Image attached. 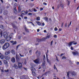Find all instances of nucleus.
<instances>
[{
	"label": "nucleus",
	"mask_w": 79,
	"mask_h": 79,
	"mask_svg": "<svg viewBox=\"0 0 79 79\" xmlns=\"http://www.w3.org/2000/svg\"><path fill=\"white\" fill-rule=\"evenodd\" d=\"M74 42H75V41H73L69 42L68 44L69 47H70L72 45V44H73V43H74Z\"/></svg>",
	"instance_id": "6e6552de"
},
{
	"label": "nucleus",
	"mask_w": 79,
	"mask_h": 79,
	"mask_svg": "<svg viewBox=\"0 0 79 79\" xmlns=\"http://www.w3.org/2000/svg\"><path fill=\"white\" fill-rule=\"evenodd\" d=\"M72 52L74 56H76V55L77 56V55H78L79 54V52L77 51L75 52Z\"/></svg>",
	"instance_id": "7ed1b4c3"
},
{
	"label": "nucleus",
	"mask_w": 79,
	"mask_h": 79,
	"mask_svg": "<svg viewBox=\"0 0 79 79\" xmlns=\"http://www.w3.org/2000/svg\"><path fill=\"white\" fill-rule=\"evenodd\" d=\"M5 40L4 39H2L0 40V44H3L5 43Z\"/></svg>",
	"instance_id": "9d476101"
},
{
	"label": "nucleus",
	"mask_w": 79,
	"mask_h": 79,
	"mask_svg": "<svg viewBox=\"0 0 79 79\" xmlns=\"http://www.w3.org/2000/svg\"><path fill=\"white\" fill-rule=\"evenodd\" d=\"M42 25L43 26H45V23H43Z\"/></svg>",
	"instance_id": "0e129e2a"
},
{
	"label": "nucleus",
	"mask_w": 79,
	"mask_h": 79,
	"mask_svg": "<svg viewBox=\"0 0 79 79\" xmlns=\"http://www.w3.org/2000/svg\"><path fill=\"white\" fill-rule=\"evenodd\" d=\"M10 24H11V25L14 28H15V29H16V28H17V27H16V25H15V24H14V23H11Z\"/></svg>",
	"instance_id": "f8f14e48"
},
{
	"label": "nucleus",
	"mask_w": 79,
	"mask_h": 79,
	"mask_svg": "<svg viewBox=\"0 0 79 79\" xmlns=\"http://www.w3.org/2000/svg\"><path fill=\"white\" fill-rule=\"evenodd\" d=\"M0 27L1 29H4V27H3V25H1L0 26Z\"/></svg>",
	"instance_id": "473e14b6"
},
{
	"label": "nucleus",
	"mask_w": 79,
	"mask_h": 79,
	"mask_svg": "<svg viewBox=\"0 0 79 79\" xmlns=\"http://www.w3.org/2000/svg\"><path fill=\"white\" fill-rule=\"evenodd\" d=\"M69 4H70V2L69 1L68 2V5H69Z\"/></svg>",
	"instance_id": "a18cd8bd"
},
{
	"label": "nucleus",
	"mask_w": 79,
	"mask_h": 79,
	"mask_svg": "<svg viewBox=\"0 0 79 79\" xmlns=\"http://www.w3.org/2000/svg\"><path fill=\"white\" fill-rule=\"evenodd\" d=\"M10 46V44L8 43H6L2 46V48L3 50L6 49L7 48H8Z\"/></svg>",
	"instance_id": "f03ea898"
},
{
	"label": "nucleus",
	"mask_w": 79,
	"mask_h": 79,
	"mask_svg": "<svg viewBox=\"0 0 79 79\" xmlns=\"http://www.w3.org/2000/svg\"><path fill=\"white\" fill-rule=\"evenodd\" d=\"M64 23H62V24H61V27H63V24H64Z\"/></svg>",
	"instance_id": "6e6d98bb"
},
{
	"label": "nucleus",
	"mask_w": 79,
	"mask_h": 79,
	"mask_svg": "<svg viewBox=\"0 0 79 79\" xmlns=\"http://www.w3.org/2000/svg\"><path fill=\"white\" fill-rule=\"evenodd\" d=\"M10 42H11V43H13V42H14V41H13V40H12V41H10Z\"/></svg>",
	"instance_id": "338daca9"
},
{
	"label": "nucleus",
	"mask_w": 79,
	"mask_h": 79,
	"mask_svg": "<svg viewBox=\"0 0 79 79\" xmlns=\"http://www.w3.org/2000/svg\"><path fill=\"white\" fill-rule=\"evenodd\" d=\"M11 61L13 63L15 62V58L14 57H12L11 59Z\"/></svg>",
	"instance_id": "2eb2a0df"
},
{
	"label": "nucleus",
	"mask_w": 79,
	"mask_h": 79,
	"mask_svg": "<svg viewBox=\"0 0 79 79\" xmlns=\"http://www.w3.org/2000/svg\"><path fill=\"white\" fill-rule=\"evenodd\" d=\"M19 55L20 56H21V57H24V56L23 55H21V54H19Z\"/></svg>",
	"instance_id": "58836bf2"
},
{
	"label": "nucleus",
	"mask_w": 79,
	"mask_h": 79,
	"mask_svg": "<svg viewBox=\"0 0 79 79\" xmlns=\"http://www.w3.org/2000/svg\"><path fill=\"white\" fill-rule=\"evenodd\" d=\"M31 66L32 67V68H34V67L35 66V64L32 63L31 64Z\"/></svg>",
	"instance_id": "a878e982"
},
{
	"label": "nucleus",
	"mask_w": 79,
	"mask_h": 79,
	"mask_svg": "<svg viewBox=\"0 0 79 79\" xmlns=\"http://www.w3.org/2000/svg\"><path fill=\"white\" fill-rule=\"evenodd\" d=\"M73 44H74V45H76V44H77V43L76 42V43H73Z\"/></svg>",
	"instance_id": "4d7b16f0"
},
{
	"label": "nucleus",
	"mask_w": 79,
	"mask_h": 79,
	"mask_svg": "<svg viewBox=\"0 0 79 79\" xmlns=\"http://www.w3.org/2000/svg\"><path fill=\"white\" fill-rule=\"evenodd\" d=\"M72 74H73V76H75V75H76V73L75 72H73L72 73Z\"/></svg>",
	"instance_id": "c9c22d12"
},
{
	"label": "nucleus",
	"mask_w": 79,
	"mask_h": 79,
	"mask_svg": "<svg viewBox=\"0 0 79 79\" xmlns=\"http://www.w3.org/2000/svg\"><path fill=\"white\" fill-rule=\"evenodd\" d=\"M70 49L71 50H74V48L72 46H71V47Z\"/></svg>",
	"instance_id": "4c0bfd02"
},
{
	"label": "nucleus",
	"mask_w": 79,
	"mask_h": 79,
	"mask_svg": "<svg viewBox=\"0 0 79 79\" xmlns=\"http://www.w3.org/2000/svg\"><path fill=\"white\" fill-rule=\"evenodd\" d=\"M16 42L15 41L13 44L12 45H16Z\"/></svg>",
	"instance_id": "a19ab883"
},
{
	"label": "nucleus",
	"mask_w": 79,
	"mask_h": 79,
	"mask_svg": "<svg viewBox=\"0 0 79 79\" xmlns=\"http://www.w3.org/2000/svg\"><path fill=\"white\" fill-rule=\"evenodd\" d=\"M54 69H56L57 70V72H58V70H57V69L56 68V66H55V65H54Z\"/></svg>",
	"instance_id": "72a5a7b5"
},
{
	"label": "nucleus",
	"mask_w": 79,
	"mask_h": 79,
	"mask_svg": "<svg viewBox=\"0 0 79 79\" xmlns=\"http://www.w3.org/2000/svg\"><path fill=\"white\" fill-rule=\"evenodd\" d=\"M3 11V10H0V13H2V12Z\"/></svg>",
	"instance_id": "603ef678"
},
{
	"label": "nucleus",
	"mask_w": 79,
	"mask_h": 79,
	"mask_svg": "<svg viewBox=\"0 0 79 79\" xmlns=\"http://www.w3.org/2000/svg\"><path fill=\"white\" fill-rule=\"evenodd\" d=\"M54 31H58V28L56 27H55L54 28Z\"/></svg>",
	"instance_id": "e433bc0d"
},
{
	"label": "nucleus",
	"mask_w": 79,
	"mask_h": 79,
	"mask_svg": "<svg viewBox=\"0 0 79 79\" xmlns=\"http://www.w3.org/2000/svg\"><path fill=\"white\" fill-rule=\"evenodd\" d=\"M31 69L32 72H34L35 71H36L34 67H31Z\"/></svg>",
	"instance_id": "9b49d317"
},
{
	"label": "nucleus",
	"mask_w": 79,
	"mask_h": 79,
	"mask_svg": "<svg viewBox=\"0 0 79 79\" xmlns=\"http://www.w3.org/2000/svg\"><path fill=\"white\" fill-rule=\"evenodd\" d=\"M27 13H28L27 10H26V12H25V15L26 14H27Z\"/></svg>",
	"instance_id": "69168bd1"
},
{
	"label": "nucleus",
	"mask_w": 79,
	"mask_h": 79,
	"mask_svg": "<svg viewBox=\"0 0 79 79\" xmlns=\"http://www.w3.org/2000/svg\"><path fill=\"white\" fill-rule=\"evenodd\" d=\"M5 59H6L7 60H10V57L8 56H6L5 57Z\"/></svg>",
	"instance_id": "5701e85b"
},
{
	"label": "nucleus",
	"mask_w": 79,
	"mask_h": 79,
	"mask_svg": "<svg viewBox=\"0 0 79 79\" xmlns=\"http://www.w3.org/2000/svg\"><path fill=\"white\" fill-rule=\"evenodd\" d=\"M22 14L23 15H26V12L24 10H23L22 11Z\"/></svg>",
	"instance_id": "412c9836"
},
{
	"label": "nucleus",
	"mask_w": 79,
	"mask_h": 79,
	"mask_svg": "<svg viewBox=\"0 0 79 79\" xmlns=\"http://www.w3.org/2000/svg\"><path fill=\"white\" fill-rule=\"evenodd\" d=\"M18 64L19 68H22V64H21V63H18Z\"/></svg>",
	"instance_id": "4468645a"
},
{
	"label": "nucleus",
	"mask_w": 79,
	"mask_h": 79,
	"mask_svg": "<svg viewBox=\"0 0 79 79\" xmlns=\"http://www.w3.org/2000/svg\"><path fill=\"white\" fill-rule=\"evenodd\" d=\"M8 13V11L6 10H5L3 12V14L4 15H7Z\"/></svg>",
	"instance_id": "a211bd4d"
},
{
	"label": "nucleus",
	"mask_w": 79,
	"mask_h": 79,
	"mask_svg": "<svg viewBox=\"0 0 79 79\" xmlns=\"http://www.w3.org/2000/svg\"><path fill=\"white\" fill-rule=\"evenodd\" d=\"M16 59L17 61H19V57H18V56H17V55H16Z\"/></svg>",
	"instance_id": "7c9ffc66"
},
{
	"label": "nucleus",
	"mask_w": 79,
	"mask_h": 79,
	"mask_svg": "<svg viewBox=\"0 0 79 79\" xmlns=\"http://www.w3.org/2000/svg\"><path fill=\"white\" fill-rule=\"evenodd\" d=\"M52 44H53V41H52L51 42V45H52Z\"/></svg>",
	"instance_id": "13d9d810"
},
{
	"label": "nucleus",
	"mask_w": 79,
	"mask_h": 79,
	"mask_svg": "<svg viewBox=\"0 0 79 79\" xmlns=\"http://www.w3.org/2000/svg\"><path fill=\"white\" fill-rule=\"evenodd\" d=\"M11 52L13 55H15L16 54V52L14 49H12L11 51Z\"/></svg>",
	"instance_id": "ddd939ff"
},
{
	"label": "nucleus",
	"mask_w": 79,
	"mask_h": 79,
	"mask_svg": "<svg viewBox=\"0 0 79 79\" xmlns=\"http://www.w3.org/2000/svg\"><path fill=\"white\" fill-rule=\"evenodd\" d=\"M19 55L20 56H21V57H24V56L23 55H21V54H19Z\"/></svg>",
	"instance_id": "ea45409f"
},
{
	"label": "nucleus",
	"mask_w": 79,
	"mask_h": 79,
	"mask_svg": "<svg viewBox=\"0 0 79 79\" xmlns=\"http://www.w3.org/2000/svg\"><path fill=\"white\" fill-rule=\"evenodd\" d=\"M24 19H27V16H25L24 17Z\"/></svg>",
	"instance_id": "052dcab7"
},
{
	"label": "nucleus",
	"mask_w": 79,
	"mask_h": 79,
	"mask_svg": "<svg viewBox=\"0 0 79 79\" xmlns=\"http://www.w3.org/2000/svg\"><path fill=\"white\" fill-rule=\"evenodd\" d=\"M44 10V8H40V11H42Z\"/></svg>",
	"instance_id": "864d4df0"
},
{
	"label": "nucleus",
	"mask_w": 79,
	"mask_h": 79,
	"mask_svg": "<svg viewBox=\"0 0 79 79\" xmlns=\"http://www.w3.org/2000/svg\"><path fill=\"white\" fill-rule=\"evenodd\" d=\"M47 72H45L44 74H43V75H47Z\"/></svg>",
	"instance_id": "3c124183"
},
{
	"label": "nucleus",
	"mask_w": 79,
	"mask_h": 79,
	"mask_svg": "<svg viewBox=\"0 0 79 79\" xmlns=\"http://www.w3.org/2000/svg\"><path fill=\"white\" fill-rule=\"evenodd\" d=\"M40 17H37L36 18V20H37V21H39L40 20Z\"/></svg>",
	"instance_id": "cd10ccee"
},
{
	"label": "nucleus",
	"mask_w": 79,
	"mask_h": 79,
	"mask_svg": "<svg viewBox=\"0 0 79 79\" xmlns=\"http://www.w3.org/2000/svg\"><path fill=\"white\" fill-rule=\"evenodd\" d=\"M72 23V21H71L70 22V23L69 24V26H68L69 27L70 26V25H71Z\"/></svg>",
	"instance_id": "79ce46f5"
},
{
	"label": "nucleus",
	"mask_w": 79,
	"mask_h": 79,
	"mask_svg": "<svg viewBox=\"0 0 79 79\" xmlns=\"http://www.w3.org/2000/svg\"><path fill=\"white\" fill-rule=\"evenodd\" d=\"M33 10H34V11H35V12L37 11V10L35 8H32L31 9V10H32V11H33Z\"/></svg>",
	"instance_id": "c85d7f7f"
},
{
	"label": "nucleus",
	"mask_w": 79,
	"mask_h": 79,
	"mask_svg": "<svg viewBox=\"0 0 79 79\" xmlns=\"http://www.w3.org/2000/svg\"><path fill=\"white\" fill-rule=\"evenodd\" d=\"M4 55L3 54H2L0 56V58L2 60H3V58H4Z\"/></svg>",
	"instance_id": "6ab92c4d"
},
{
	"label": "nucleus",
	"mask_w": 79,
	"mask_h": 79,
	"mask_svg": "<svg viewBox=\"0 0 79 79\" xmlns=\"http://www.w3.org/2000/svg\"><path fill=\"white\" fill-rule=\"evenodd\" d=\"M28 15H32V14L31 13H29L28 14Z\"/></svg>",
	"instance_id": "5fc2aeb1"
},
{
	"label": "nucleus",
	"mask_w": 79,
	"mask_h": 79,
	"mask_svg": "<svg viewBox=\"0 0 79 79\" xmlns=\"http://www.w3.org/2000/svg\"><path fill=\"white\" fill-rule=\"evenodd\" d=\"M37 42H42V41H44V38H42L41 39H37Z\"/></svg>",
	"instance_id": "423d86ee"
},
{
	"label": "nucleus",
	"mask_w": 79,
	"mask_h": 79,
	"mask_svg": "<svg viewBox=\"0 0 79 79\" xmlns=\"http://www.w3.org/2000/svg\"><path fill=\"white\" fill-rule=\"evenodd\" d=\"M41 54V52H38V54H39V55H40Z\"/></svg>",
	"instance_id": "e2e57ef3"
},
{
	"label": "nucleus",
	"mask_w": 79,
	"mask_h": 79,
	"mask_svg": "<svg viewBox=\"0 0 79 79\" xmlns=\"http://www.w3.org/2000/svg\"><path fill=\"white\" fill-rule=\"evenodd\" d=\"M43 4L44 5H47V3L44 2L43 3Z\"/></svg>",
	"instance_id": "8fccbe9b"
},
{
	"label": "nucleus",
	"mask_w": 79,
	"mask_h": 79,
	"mask_svg": "<svg viewBox=\"0 0 79 79\" xmlns=\"http://www.w3.org/2000/svg\"><path fill=\"white\" fill-rule=\"evenodd\" d=\"M3 35L5 38H6V40L7 41H10L11 40V39L12 38V35H10L7 37L8 35V33L6 31L4 32L3 33Z\"/></svg>",
	"instance_id": "f257e3e1"
},
{
	"label": "nucleus",
	"mask_w": 79,
	"mask_h": 79,
	"mask_svg": "<svg viewBox=\"0 0 79 79\" xmlns=\"http://www.w3.org/2000/svg\"><path fill=\"white\" fill-rule=\"evenodd\" d=\"M10 51H6L5 52V54L6 55H9V54H10Z\"/></svg>",
	"instance_id": "f3484780"
},
{
	"label": "nucleus",
	"mask_w": 79,
	"mask_h": 79,
	"mask_svg": "<svg viewBox=\"0 0 79 79\" xmlns=\"http://www.w3.org/2000/svg\"><path fill=\"white\" fill-rule=\"evenodd\" d=\"M46 58H45V55H44L43 56V60L44 61H45V60Z\"/></svg>",
	"instance_id": "f704fd0d"
},
{
	"label": "nucleus",
	"mask_w": 79,
	"mask_h": 79,
	"mask_svg": "<svg viewBox=\"0 0 79 79\" xmlns=\"http://www.w3.org/2000/svg\"><path fill=\"white\" fill-rule=\"evenodd\" d=\"M34 61L36 64H38V63H40V59L38 58L34 60Z\"/></svg>",
	"instance_id": "20e7f679"
},
{
	"label": "nucleus",
	"mask_w": 79,
	"mask_h": 79,
	"mask_svg": "<svg viewBox=\"0 0 79 79\" xmlns=\"http://www.w3.org/2000/svg\"><path fill=\"white\" fill-rule=\"evenodd\" d=\"M46 60L48 62V55L46 54Z\"/></svg>",
	"instance_id": "2f4dec72"
},
{
	"label": "nucleus",
	"mask_w": 79,
	"mask_h": 79,
	"mask_svg": "<svg viewBox=\"0 0 79 79\" xmlns=\"http://www.w3.org/2000/svg\"><path fill=\"white\" fill-rule=\"evenodd\" d=\"M49 38H50V35H48L45 38H44L43 39H44V40L45 41V40H46L47 39H48Z\"/></svg>",
	"instance_id": "dca6fc26"
},
{
	"label": "nucleus",
	"mask_w": 79,
	"mask_h": 79,
	"mask_svg": "<svg viewBox=\"0 0 79 79\" xmlns=\"http://www.w3.org/2000/svg\"><path fill=\"white\" fill-rule=\"evenodd\" d=\"M45 61H44L43 62L42 66H45Z\"/></svg>",
	"instance_id": "c756f323"
},
{
	"label": "nucleus",
	"mask_w": 79,
	"mask_h": 79,
	"mask_svg": "<svg viewBox=\"0 0 79 79\" xmlns=\"http://www.w3.org/2000/svg\"><path fill=\"white\" fill-rule=\"evenodd\" d=\"M54 38H56L57 37V36H56V35H54Z\"/></svg>",
	"instance_id": "09e8293b"
},
{
	"label": "nucleus",
	"mask_w": 79,
	"mask_h": 79,
	"mask_svg": "<svg viewBox=\"0 0 79 79\" xmlns=\"http://www.w3.org/2000/svg\"><path fill=\"white\" fill-rule=\"evenodd\" d=\"M14 13L15 14V15H17L18 14V10L16 9V7H15L14 8Z\"/></svg>",
	"instance_id": "39448f33"
},
{
	"label": "nucleus",
	"mask_w": 79,
	"mask_h": 79,
	"mask_svg": "<svg viewBox=\"0 0 79 79\" xmlns=\"http://www.w3.org/2000/svg\"><path fill=\"white\" fill-rule=\"evenodd\" d=\"M18 11H19V12H21V6H20V5H18Z\"/></svg>",
	"instance_id": "1a4fd4ad"
},
{
	"label": "nucleus",
	"mask_w": 79,
	"mask_h": 79,
	"mask_svg": "<svg viewBox=\"0 0 79 79\" xmlns=\"http://www.w3.org/2000/svg\"><path fill=\"white\" fill-rule=\"evenodd\" d=\"M32 74L33 76H36V73H35L34 72H32Z\"/></svg>",
	"instance_id": "4be33fe9"
},
{
	"label": "nucleus",
	"mask_w": 79,
	"mask_h": 79,
	"mask_svg": "<svg viewBox=\"0 0 79 79\" xmlns=\"http://www.w3.org/2000/svg\"><path fill=\"white\" fill-rule=\"evenodd\" d=\"M60 5L58 4L57 6V8H60Z\"/></svg>",
	"instance_id": "49530a36"
},
{
	"label": "nucleus",
	"mask_w": 79,
	"mask_h": 79,
	"mask_svg": "<svg viewBox=\"0 0 79 79\" xmlns=\"http://www.w3.org/2000/svg\"><path fill=\"white\" fill-rule=\"evenodd\" d=\"M14 67L15 68V69H18V66L16 65L15 64H14Z\"/></svg>",
	"instance_id": "b1692460"
},
{
	"label": "nucleus",
	"mask_w": 79,
	"mask_h": 79,
	"mask_svg": "<svg viewBox=\"0 0 79 79\" xmlns=\"http://www.w3.org/2000/svg\"><path fill=\"white\" fill-rule=\"evenodd\" d=\"M60 6H61V8L62 9H63V8H64V6L61 4L60 5Z\"/></svg>",
	"instance_id": "c03bdc74"
},
{
	"label": "nucleus",
	"mask_w": 79,
	"mask_h": 79,
	"mask_svg": "<svg viewBox=\"0 0 79 79\" xmlns=\"http://www.w3.org/2000/svg\"><path fill=\"white\" fill-rule=\"evenodd\" d=\"M4 64H8V62H7V61L6 60H4Z\"/></svg>",
	"instance_id": "bb28decb"
},
{
	"label": "nucleus",
	"mask_w": 79,
	"mask_h": 79,
	"mask_svg": "<svg viewBox=\"0 0 79 79\" xmlns=\"http://www.w3.org/2000/svg\"><path fill=\"white\" fill-rule=\"evenodd\" d=\"M56 60H57V61H59L58 59V57H57V56H56Z\"/></svg>",
	"instance_id": "bf43d9fd"
},
{
	"label": "nucleus",
	"mask_w": 79,
	"mask_h": 79,
	"mask_svg": "<svg viewBox=\"0 0 79 79\" xmlns=\"http://www.w3.org/2000/svg\"><path fill=\"white\" fill-rule=\"evenodd\" d=\"M25 27V31H26V32H29V30H28L27 28V27Z\"/></svg>",
	"instance_id": "aec40b11"
},
{
	"label": "nucleus",
	"mask_w": 79,
	"mask_h": 79,
	"mask_svg": "<svg viewBox=\"0 0 79 79\" xmlns=\"http://www.w3.org/2000/svg\"><path fill=\"white\" fill-rule=\"evenodd\" d=\"M62 30L61 28H59V31H61Z\"/></svg>",
	"instance_id": "680f3d73"
},
{
	"label": "nucleus",
	"mask_w": 79,
	"mask_h": 79,
	"mask_svg": "<svg viewBox=\"0 0 79 79\" xmlns=\"http://www.w3.org/2000/svg\"><path fill=\"white\" fill-rule=\"evenodd\" d=\"M36 23L37 24L39 25V26H40V25H41V23H40V22L39 21H37L36 22Z\"/></svg>",
	"instance_id": "393cba45"
},
{
	"label": "nucleus",
	"mask_w": 79,
	"mask_h": 79,
	"mask_svg": "<svg viewBox=\"0 0 79 79\" xmlns=\"http://www.w3.org/2000/svg\"><path fill=\"white\" fill-rule=\"evenodd\" d=\"M1 71L2 73H3L4 72V69H1Z\"/></svg>",
	"instance_id": "37998d69"
},
{
	"label": "nucleus",
	"mask_w": 79,
	"mask_h": 79,
	"mask_svg": "<svg viewBox=\"0 0 79 79\" xmlns=\"http://www.w3.org/2000/svg\"><path fill=\"white\" fill-rule=\"evenodd\" d=\"M18 38L19 39H21V36H19Z\"/></svg>",
	"instance_id": "774afa93"
},
{
	"label": "nucleus",
	"mask_w": 79,
	"mask_h": 79,
	"mask_svg": "<svg viewBox=\"0 0 79 79\" xmlns=\"http://www.w3.org/2000/svg\"><path fill=\"white\" fill-rule=\"evenodd\" d=\"M0 35H1V36H2V35H3V33L2 32V31H1L0 32Z\"/></svg>",
	"instance_id": "de8ad7c7"
},
{
	"label": "nucleus",
	"mask_w": 79,
	"mask_h": 79,
	"mask_svg": "<svg viewBox=\"0 0 79 79\" xmlns=\"http://www.w3.org/2000/svg\"><path fill=\"white\" fill-rule=\"evenodd\" d=\"M43 19H44L47 23H48V17H45L43 18Z\"/></svg>",
	"instance_id": "0eeeda50"
}]
</instances>
